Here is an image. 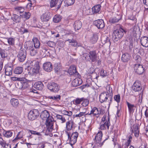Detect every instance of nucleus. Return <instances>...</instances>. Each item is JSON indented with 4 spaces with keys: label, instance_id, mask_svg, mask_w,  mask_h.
Masks as SVG:
<instances>
[{
    "label": "nucleus",
    "instance_id": "nucleus-1",
    "mask_svg": "<svg viewBox=\"0 0 148 148\" xmlns=\"http://www.w3.org/2000/svg\"><path fill=\"white\" fill-rule=\"evenodd\" d=\"M54 119L52 116L49 117L48 119L45 120V125L47 128V132H50L53 130L54 132L57 131L58 127L56 126L55 128L54 127ZM56 126H57V125Z\"/></svg>",
    "mask_w": 148,
    "mask_h": 148
},
{
    "label": "nucleus",
    "instance_id": "nucleus-2",
    "mask_svg": "<svg viewBox=\"0 0 148 148\" xmlns=\"http://www.w3.org/2000/svg\"><path fill=\"white\" fill-rule=\"evenodd\" d=\"M31 63H30V64L32 66L34 63V67L32 69V70L31 69L32 72H31V71L29 70V68L28 67L27 68L25 69V72L26 73L25 74H26L27 73H28V74H31L32 73L33 74L34 73L36 74L41 73L40 71L39 62L34 61L33 62H31Z\"/></svg>",
    "mask_w": 148,
    "mask_h": 148
},
{
    "label": "nucleus",
    "instance_id": "nucleus-3",
    "mask_svg": "<svg viewBox=\"0 0 148 148\" xmlns=\"http://www.w3.org/2000/svg\"><path fill=\"white\" fill-rule=\"evenodd\" d=\"M126 32L121 28L114 30L112 35V38L114 42L118 41L124 35V33H125Z\"/></svg>",
    "mask_w": 148,
    "mask_h": 148
},
{
    "label": "nucleus",
    "instance_id": "nucleus-4",
    "mask_svg": "<svg viewBox=\"0 0 148 148\" xmlns=\"http://www.w3.org/2000/svg\"><path fill=\"white\" fill-rule=\"evenodd\" d=\"M21 81L17 83V88L21 90L26 91L27 92L29 89L28 82L26 80H23V79Z\"/></svg>",
    "mask_w": 148,
    "mask_h": 148
},
{
    "label": "nucleus",
    "instance_id": "nucleus-5",
    "mask_svg": "<svg viewBox=\"0 0 148 148\" xmlns=\"http://www.w3.org/2000/svg\"><path fill=\"white\" fill-rule=\"evenodd\" d=\"M78 133L77 132H75L73 133L70 132L69 135H66L68 136V140L71 146L74 145L76 142L77 138L78 136Z\"/></svg>",
    "mask_w": 148,
    "mask_h": 148
},
{
    "label": "nucleus",
    "instance_id": "nucleus-6",
    "mask_svg": "<svg viewBox=\"0 0 148 148\" xmlns=\"http://www.w3.org/2000/svg\"><path fill=\"white\" fill-rule=\"evenodd\" d=\"M75 123L72 121H69L66 123L65 132L66 135H69L73 129L74 128Z\"/></svg>",
    "mask_w": 148,
    "mask_h": 148
},
{
    "label": "nucleus",
    "instance_id": "nucleus-7",
    "mask_svg": "<svg viewBox=\"0 0 148 148\" xmlns=\"http://www.w3.org/2000/svg\"><path fill=\"white\" fill-rule=\"evenodd\" d=\"M109 97H110L108 95V94H107L106 92H104L101 93L99 95V99L101 103L106 101L107 100H108L109 102V104H110L112 102L113 98H112V99H110Z\"/></svg>",
    "mask_w": 148,
    "mask_h": 148
},
{
    "label": "nucleus",
    "instance_id": "nucleus-8",
    "mask_svg": "<svg viewBox=\"0 0 148 148\" xmlns=\"http://www.w3.org/2000/svg\"><path fill=\"white\" fill-rule=\"evenodd\" d=\"M26 50L24 49H20L17 56L18 61L21 62L24 61L26 59Z\"/></svg>",
    "mask_w": 148,
    "mask_h": 148
},
{
    "label": "nucleus",
    "instance_id": "nucleus-9",
    "mask_svg": "<svg viewBox=\"0 0 148 148\" xmlns=\"http://www.w3.org/2000/svg\"><path fill=\"white\" fill-rule=\"evenodd\" d=\"M39 112L37 110H33L29 111L28 113V119L31 120H33L36 119L39 116Z\"/></svg>",
    "mask_w": 148,
    "mask_h": 148
},
{
    "label": "nucleus",
    "instance_id": "nucleus-10",
    "mask_svg": "<svg viewBox=\"0 0 148 148\" xmlns=\"http://www.w3.org/2000/svg\"><path fill=\"white\" fill-rule=\"evenodd\" d=\"M47 87L49 89L54 92H57L59 90V85L53 82L49 83L47 85Z\"/></svg>",
    "mask_w": 148,
    "mask_h": 148
},
{
    "label": "nucleus",
    "instance_id": "nucleus-11",
    "mask_svg": "<svg viewBox=\"0 0 148 148\" xmlns=\"http://www.w3.org/2000/svg\"><path fill=\"white\" fill-rule=\"evenodd\" d=\"M103 114V112L102 113V110L100 109L99 110L97 107H94L92 108L90 113H88V114L91 115V116H96V117H98L100 114Z\"/></svg>",
    "mask_w": 148,
    "mask_h": 148
},
{
    "label": "nucleus",
    "instance_id": "nucleus-12",
    "mask_svg": "<svg viewBox=\"0 0 148 148\" xmlns=\"http://www.w3.org/2000/svg\"><path fill=\"white\" fill-rule=\"evenodd\" d=\"M132 89L135 92L141 90L142 89V86L141 82L138 80H136L133 84Z\"/></svg>",
    "mask_w": 148,
    "mask_h": 148
},
{
    "label": "nucleus",
    "instance_id": "nucleus-13",
    "mask_svg": "<svg viewBox=\"0 0 148 148\" xmlns=\"http://www.w3.org/2000/svg\"><path fill=\"white\" fill-rule=\"evenodd\" d=\"M88 55L91 62H97L98 57L97 54L95 51H91L89 52Z\"/></svg>",
    "mask_w": 148,
    "mask_h": 148
},
{
    "label": "nucleus",
    "instance_id": "nucleus-14",
    "mask_svg": "<svg viewBox=\"0 0 148 148\" xmlns=\"http://www.w3.org/2000/svg\"><path fill=\"white\" fill-rule=\"evenodd\" d=\"M110 125V119L109 117L108 116L107 122H101L99 129L101 130H106L107 128L108 130L109 129Z\"/></svg>",
    "mask_w": 148,
    "mask_h": 148
},
{
    "label": "nucleus",
    "instance_id": "nucleus-15",
    "mask_svg": "<svg viewBox=\"0 0 148 148\" xmlns=\"http://www.w3.org/2000/svg\"><path fill=\"white\" fill-rule=\"evenodd\" d=\"M62 1L60 0H51L50 2V7L52 8L54 7L59 9L61 7Z\"/></svg>",
    "mask_w": 148,
    "mask_h": 148
},
{
    "label": "nucleus",
    "instance_id": "nucleus-16",
    "mask_svg": "<svg viewBox=\"0 0 148 148\" xmlns=\"http://www.w3.org/2000/svg\"><path fill=\"white\" fill-rule=\"evenodd\" d=\"M93 24L100 29H101L105 27L104 21L102 19H98L95 21L93 23Z\"/></svg>",
    "mask_w": 148,
    "mask_h": 148
},
{
    "label": "nucleus",
    "instance_id": "nucleus-17",
    "mask_svg": "<svg viewBox=\"0 0 148 148\" xmlns=\"http://www.w3.org/2000/svg\"><path fill=\"white\" fill-rule=\"evenodd\" d=\"M88 113L85 112H80L79 114L74 115V117H78L82 122H85L86 121V117Z\"/></svg>",
    "mask_w": 148,
    "mask_h": 148
},
{
    "label": "nucleus",
    "instance_id": "nucleus-18",
    "mask_svg": "<svg viewBox=\"0 0 148 148\" xmlns=\"http://www.w3.org/2000/svg\"><path fill=\"white\" fill-rule=\"evenodd\" d=\"M135 72L137 74H142L144 72V68L140 64H136L134 68Z\"/></svg>",
    "mask_w": 148,
    "mask_h": 148
},
{
    "label": "nucleus",
    "instance_id": "nucleus-19",
    "mask_svg": "<svg viewBox=\"0 0 148 148\" xmlns=\"http://www.w3.org/2000/svg\"><path fill=\"white\" fill-rule=\"evenodd\" d=\"M40 117L44 121H45L50 117L52 116L50 114L49 112L47 110H45L42 111L40 114Z\"/></svg>",
    "mask_w": 148,
    "mask_h": 148
},
{
    "label": "nucleus",
    "instance_id": "nucleus-20",
    "mask_svg": "<svg viewBox=\"0 0 148 148\" xmlns=\"http://www.w3.org/2000/svg\"><path fill=\"white\" fill-rule=\"evenodd\" d=\"M28 50L29 51L30 54L31 56H34L36 55L38 53L37 50H36L33 47L32 44H31L27 47Z\"/></svg>",
    "mask_w": 148,
    "mask_h": 148
},
{
    "label": "nucleus",
    "instance_id": "nucleus-21",
    "mask_svg": "<svg viewBox=\"0 0 148 148\" xmlns=\"http://www.w3.org/2000/svg\"><path fill=\"white\" fill-rule=\"evenodd\" d=\"M50 12H47L43 14L41 16V18L42 21H48L51 18Z\"/></svg>",
    "mask_w": 148,
    "mask_h": 148
},
{
    "label": "nucleus",
    "instance_id": "nucleus-22",
    "mask_svg": "<svg viewBox=\"0 0 148 148\" xmlns=\"http://www.w3.org/2000/svg\"><path fill=\"white\" fill-rule=\"evenodd\" d=\"M43 68L45 71L47 72H50L53 69V66L50 62H48L43 64Z\"/></svg>",
    "mask_w": 148,
    "mask_h": 148
},
{
    "label": "nucleus",
    "instance_id": "nucleus-23",
    "mask_svg": "<svg viewBox=\"0 0 148 148\" xmlns=\"http://www.w3.org/2000/svg\"><path fill=\"white\" fill-rule=\"evenodd\" d=\"M82 82V79L80 78H76L72 81V85L74 87L79 86L81 84Z\"/></svg>",
    "mask_w": 148,
    "mask_h": 148
},
{
    "label": "nucleus",
    "instance_id": "nucleus-24",
    "mask_svg": "<svg viewBox=\"0 0 148 148\" xmlns=\"http://www.w3.org/2000/svg\"><path fill=\"white\" fill-rule=\"evenodd\" d=\"M141 44L143 47H148V38L146 36H143L140 39Z\"/></svg>",
    "mask_w": 148,
    "mask_h": 148
},
{
    "label": "nucleus",
    "instance_id": "nucleus-25",
    "mask_svg": "<svg viewBox=\"0 0 148 148\" xmlns=\"http://www.w3.org/2000/svg\"><path fill=\"white\" fill-rule=\"evenodd\" d=\"M67 73L69 74H79L77 72L76 67L75 65H71L67 71Z\"/></svg>",
    "mask_w": 148,
    "mask_h": 148
},
{
    "label": "nucleus",
    "instance_id": "nucleus-26",
    "mask_svg": "<svg viewBox=\"0 0 148 148\" xmlns=\"http://www.w3.org/2000/svg\"><path fill=\"white\" fill-rule=\"evenodd\" d=\"M131 56L127 53L123 54L122 56L121 60L124 62H128L130 60Z\"/></svg>",
    "mask_w": 148,
    "mask_h": 148
},
{
    "label": "nucleus",
    "instance_id": "nucleus-27",
    "mask_svg": "<svg viewBox=\"0 0 148 148\" xmlns=\"http://www.w3.org/2000/svg\"><path fill=\"white\" fill-rule=\"evenodd\" d=\"M103 136V133L101 131H99L98 132L97 134L96 135L95 137V140L96 142H99V143H101V142L102 137Z\"/></svg>",
    "mask_w": 148,
    "mask_h": 148
},
{
    "label": "nucleus",
    "instance_id": "nucleus-28",
    "mask_svg": "<svg viewBox=\"0 0 148 148\" xmlns=\"http://www.w3.org/2000/svg\"><path fill=\"white\" fill-rule=\"evenodd\" d=\"M33 87L37 90H41L43 88L44 85L41 82L39 81L36 82L34 84Z\"/></svg>",
    "mask_w": 148,
    "mask_h": 148
},
{
    "label": "nucleus",
    "instance_id": "nucleus-29",
    "mask_svg": "<svg viewBox=\"0 0 148 148\" xmlns=\"http://www.w3.org/2000/svg\"><path fill=\"white\" fill-rule=\"evenodd\" d=\"M106 90H107L106 92L108 94L110 97L109 98L110 99H112L113 98V93L112 89L110 85H108L106 86Z\"/></svg>",
    "mask_w": 148,
    "mask_h": 148
},
{
    "label": "nucleus",
    "instance_id": "nucleus-30",
    "mask_svg": "<svg viewBox=\"0 0 148 148\" xmlns=\"http://www.w3.org/2000/svg\"><path fill=\"white\" fill-rule=\"evenodd\" d=\"M75 30H78L80 29L82 26V23L81 21L79 20L75 21L73 24Z\"/></svg>",
    "mask_w": 148,
    "mask_h": 148
},
{
    "label": "nucleus",
    "instance_id": "nucleus-31",
    "mask_svg": "<svg viewBox=\"0 0 148 148\" xmlns=\"http://www.w3.org/2000/svg\"><path fill=\"white\" fill-rule=\"evenodd\" d=\"M54 70L55 73H59L62 70L61 66L59 63H56L54 64Z\"/></svg>",
    "mask_w": 148,
    "mask_h": 148
},
{
    "label": "nucleus",
    "instance_id": "nucleus-32",
    "mask_svg": "<svg viewBox=\"0 0 148 148\" xmlns=\"http://www.w3.org/2000/svg\"><path fill=\"white\" fill-rule=\"evenodd\" d=\"M101 6L100 5H95L92 8V12L93 14H96L98 13L100 10Z\"/></svg>",
    "mask_w": 148,
    "mask_h": 148
},
{
    "label": "nucleus",
    "instance_id": "nucleus-33",
    "mask_svg": "<svg viewBox=\"0 0 148 148\" xmlns=\"http://www.w3.org/2000/svg\"><path fill=\"white\" fill-rule=\"evenodd\" d=\"M13 134V132L11 130L6 131L4 130L3 135L5 137L8 138L11 137Z\"/></svg>",
    "mask_w": 148,
    "mask_h": 148
},
{
    "label": "nucleus",
    "instance_id": "nucleus-34",
    "mask_svg": "<svg viewBox=\"0 0 148 148\" xmlns=\"http://www.w3.org/2000/svg\"><path fill=\"white\" fill-rule=\"evenodd\" d=\"M126 103L128 108L129 112L130 113H131L134 112V108L135 107V105L134 104H132L127 101H126Z\"/></svg>",
    "mask_w": 148,
    "mask_h": 148
},
{
    "label": "nucleus",
    "instance_id": "nucleus-35",
    "mask_svg": "<svg viewBox=\"0 0 148 148\" xmlns=\"http://www.w3.org/2000/svg\"><path fill=\"white\" fill-rule=\"evenodd\" d=\"M56 117L57 120L60 121L62 123H64L66 121V119L64 116L62 115L59 114H57Z\"/></svg>",
    "mask_w": 148,
    "mask_h": 148
},
{
    "label": "nucleus",
    "instance_id": "nucleus-36",
    "mask_svg": "<svg viewBox=\"0 0 148 148\" xmlns=\"http://www.w3.org/2000/svg\"><path fill=\"white\" fill-rule=\"evenodd\" d=\"M32 41L34 43V47L35 48H39L40 47V44L38 39L36 38H34Z\"/></svg>",
    "mask_w": 148,
    "mask_h": 148
},
{
    "label": "nucleus",
    "instance_id": "nucleus-37",
    "mask_svg": "<svg viewBox=\"0 0 148 148\" xmlns=\"http://www.w3.org/2000/svg\"><path fill=\"white\" fill-rule=\"evenodd\" d=\"M121 18L118 16L110 18L109 20V22L111 23H115L118 22Z\"/></svg>",
    "mask_w": 148,
    "mask_h": 148
},
{
    "label": "nucleus",
    "instance_id": "nucleus-38",
    "mask_svg": "<svg viewBox=\"0 0 148 148\" xmlns=\"http://www.w3.org/2000/svg\"><path fill=\"white\" fill-rule=\"evenodd\" d=\"M108 138L105 139L102 143L96 142L95 141V144L92 147V148H100L103 144V143Z\"/></svg>",
    "mask_w": 148,
    "mask_h": 148
},
{
    "label": "nucleus",
    "instance_id": "nucleus-39",
    "mask_svg": "<svg viewBox=\"0 0 148 148\" xmlns=\"http://www.w3.org/2000/svg\"><path fill=\"white\" fill-rule=\"evenodd\" d=\"M11 105L14 107H17L19 104V102L17 99H12L10 101Z\"/></svg>",
    "mask_w": 148,
    "mask_h": 148
},
{
    "label": "nucleus",
    "instance_id": "nucleus-40",
    "mask_svg": "<svg viewBox=\"0 0 148 148\" xmlns=\"http://www.w3.org/2000/svg\"><path fill=\"white\" fill-rule=\"evenodd\" d=\"M6 42L9 45L13 46L14 45L15 39L12 38H6Z\"/></svg>",
    "mask_w": 148,
    "mask_h": 148
},
{
    "label": "nucleus",
    "instance_id": "nucleus-41",
    "mask_svg": "<svg viewBox=\"0 0 148 148\" xmlns=\"http://www.w3.org/2000/svg\"><path fill=\"white\" fill-rule=\"evenodd\" d=\"M62 18V17L60 15H56L54 16L53 18V21L55 23H58L61 21Z\"/></svg>",
    "mask_w": 148,
    "mask_h": 148
},
{
    "label": "nucleus",
    "instance_id": "nucleus-42",
    "mask_svg": "<svg viewBox=\"0 0 148 148\" xmlns=\"http://www.w3.org/2000/svg\"><path fill=\"white\" fill-rule=\"evenodd\" d=\"M82 103L81 105L83 107L87 106L89 103V100L84 97H82Z\"/></svg>",
    "mask_w": 148,
    "mask_h": 148
},
{
    "label": "nucleus",
    "instance_id": "nucleus-43",
    "mask_svg": "<svg viewBox=\"0 0 148 148\" xmlns=\"http://www.w3.org/2000/svg\"><path fill=\"white\" fill-rule=\"evenodd\" d=\"M23 71V68L21 67L18 66L15 69L14 72L15 74H21Z\"/></svg>",
    "mask_w": 148,
    "mask_h": 148
},
{
    "label": "nucleus",
    "instance_id": "nucleus-44",
    "mask_svg": "<svg viewBox=\"0 0 148 148\" xmlns=\"http://www.w3.org/2000/svg\"><path fill=\"white\" fill-rule=\"evenodd\" d=\"M134 58L136 62L138 63V64H139L141 62V59L140 56L135 55L134 56Z\"/></svg>",
    "mask_w": 148,
    "mask_h": 148
},
{
    "label": "nucleus",
    "instance_id": "nucleus-45",
    "mask_svg": "<svg viewBox=\"0 0 148 148\" xmlns=\"http://www.w3.org/2000/svg\"><path fill=\"white\" fill-rule=\"evenodd\" d=\"M98 39V36L97 34H94L90 40V42L93 44L95 43Z\"/></svg>",
    "mask_w": 148,
    "mask_h": 148
},
{
    "label": "nucleus",
    "instance_id": "nucleus-46",
    "mask_svg": "<svg viewBox=\"0 0 148 148\" xmlns=\"http://www.w3.org/2000/svg\"><path fill=\"white\" fill-rule=\"evenodd\" d=\"M138 30L137 27L136 26H134L130 30L133 32V35L134 36H136L137 35V32Z\"/></svg>",
    "mask_w": 148,
    "mask_h": 148
},
{
    "label": "nucleus",
    "instance_id": "nucleus-47",
    "mask_svg": "<svg viewBox=\"0 0 148 148\" xmlns=\"http://www.w3.org/2000/svg\"><path fill=\"white\" fill-rule=\"evenodd\" d=\"M30 14L29 12H25L22 15H20V16L22 18H25L26 19H28L30 18Z\"/></svg>",
    "mask_w": 148,
    "mask_h": 148
},
{
    "label": "nucleus",
    "instance_id": "nucleus-48",
    "mask_svg": "<svg viewBox=\"0 0 148 148\" xmlns=\"http://www.w3.org/2000/svg\"><path fill=\"white\" fill-rule=\"evenodd\" d=\"M82 98H77L75 99H74L73 101V103L75 105H78L82 101Z\"/></svg>",
    "mask_w": 148,
    "mask_h": 148
},
{
    "label": "nucleus",
    "instance_id": "nucleus-49",
    "mask_svg": "<svg viewBox=\"0 0 148 148\" xmlns=\"http://www.w3.org/2000/svg\"><path fill=\"white\" fill-rule=\"evenodd\" d=\"M5 73L6 74H12V69L11 66L7 67L5 69Z\"/></svg>",
    "mask_w": 148,
    "mask_h": 148
},
{
    "label": "nucleus",
    "instance_id": "nucleus-50",
    "mask_svg": "<svg viewBox=\"0 0 148 148\" xmlns=\"http://www.w3.org/2000/svg\"><path fill=\"white\" fill-rule=\"evenodd\" d=\"M101 41L102 43H108L110 45V42L109 37H106L105 38H102Z\"/></svg>",
    "mask_w": 148,
    "mask_h": 148
},
{
    "label": "nucleus",
    "instance_id": "nucleus-51",
    "mask_svg": "<svg viewBox=\"0 0 148 148\" xmlns=\"http://www.w3.org/2000/svg\"><path fill=\"white\" fill-rule=\"evenodd\" d=\"M21 17L20 16H19L18 15L15 14L14 15L13 20L16 23H19L21 21Z\"/></svg>",
    "mask_w": 148,
    "mask_h": 148
},
{
    "label": "nucleus",
    "instance_id": "nucleus-52",
    "mask_svg": "<svg viewBox=\"0 0 148 148\" xmlns=\"http://www.w3.org/2000/svg\"><path fill=\"white\" fill-rule=\"evenodd\" d=\"M62 114L64 115H67L69 116H71L72 114V112L71 111H68L66 110H64L62 111Z\"/></svg>",
    "mask_w": 148,
    "mask_h": 148
},
{
    "label": "nucleus",
    "instance_id": "nucleus-53",
    "mask_svg": "<svg viewBox=\"0 0 148 148\" xmlns=\"http://www.w3.org/2000/svg\"><path fill=\"white\" fill-rule=\"evenodd\" d=\"M67 41H69L70 43H74V44H72V46L74 47H76L77 46V43L76 41L73 39L71 40L68 39Z\"/></svg>",
    "mask_w": 148,
    "mask_h": 148
},
{
    "label": "nucleus",
    "instance_id": "nucleus-54",
    "mask_svg": "<svg viewBox=\"0 0 148 148\" xmlns=\"http://www.w3.org/2000/svg\"><path fill=\"white\" fill-rule=\"evenodd\" d=\"M74 0H65V2L67 5L69 6L73 5L74 3Z\"/></svg>",
    "mask_w": 148,
    "mask_h": 148
},
{
    "label": "nucleus",
    "instance_id": "nucleus-55",
    "mask_svg": "<svg viewBox=\"0 0 148 148\" xmlns=\"http://www.w3.org/2000/svg\"><path fill=\"white\" fill-rule=\"evenodd\" d=\"M57 44L60 47H63L64 46V43L62 40H59L57 41Z\"/></svg>",
    "mask_w": 148,
    "mask_h": 148
},
{
    "label": "nucleus",
    "instance_id": "nucleus-56",
    "mask_svg": "<svg viewBox=\"0 0 148 148\" xmlns=\"http://www.w3.org/2000/svg\"><path fill=\"white\" fill-rule=\"evenodd\" d=\"M114 100L118 103L120 102L121 97L119 95H114Z\"/></svg>",
    "mask_w": 148,
    "mask_h": 148
},
{
    "label": "nucleus",
    "instance_id": "nucleus-57",
    "mask_svg": "<svg viewBox=\"0 0 148 148\" xmlns=\"http://www.w3.org/2000/svg\"><path fill=\"white\" fill-rule=\"evenodd\" d=\"M134 132H139L138 124H136L134 126V129L132 130V133L134 132Z\"/></svg>",
    "mask_w": 148,
    "mask_h": 148
},
{
    "label": "nucleus",
    "instance_id": "nucleus-58",
    "mask_svg": "<svg viewBox=\"0 0 148 148\" xmlns=\"http://www.w3.org/2000/svg\"><path fill=\"white\" fill-rule=\"evenodd\" d=\"M143 2L145 5V11L148 12V0H143Z\"/></svg>",
    "mask_w": 148,
    "mask_h": 148
},
{
    "label": "nucleus",
    "instance_id": "nucleus-59",
    "mask_svg": "<svg viewBox=\"0 0 148 148\" xmlns=\"http://www.w3.org/2000/svg\"><path fill=\"white\" fill-rule=\"evenodd\" d=\"M47 44L49 46L51 47H53L56 45V44L54 42L50 41H49Z\"/></svg>",
    "mask_w": 148,
    "mask_h": 148
},
{
    "label": "nucleus",
    "instance_id": "nucleus-60",
    "mask_svg": "<svg viewBox=\"0 0 148 148\" xmlns=\"http://www.w3.org/2000/svg\"><path fill=\"white\" fill-rule=\"evenodd\" d=\"M29 131L30 133L33 135H37L38 136H41L42 135L40 132H37L36 131L31 130H29Z\"/></svg>",
    "mask_w": 148,
    "mask_h": 148
},
{
    "label": "nucleus",
    "instance_id": "nucleus-61",
    "mask_svg": "<svg viewBox=\"0 0 148 148\" xmlns=\"http://www.w3.org/2000/svg\"><path fill=\"white\" fill-rule=\"evenodd\" d=\"M21 132H19L17 135L15 137V138L13 140V141H15L16 140L18 139H20L23 137L22 135L21 134Z\"/></svg>",
    "mask_w": 148,
    "mask_h": 148
},
{
    "label": "nucleus",
    "instance_id": "nucleus-62",
    "mask_svg": "<svg viewBox=\"0 0 148 148\" xmlns=\"http://www.w3.org/2000/svg\"><path fill=\"white\" fill-rule=\"evenodd\" d=\"M0 54L2 58H5L6 57V55L5 54V51L1 49H0Z\"/></svg>",
    "mask_w": 148,
    "mask_h": 148
},
{
    "label": "nucleus",
    "instance_id": "nucleus-63",
    "mask_svg": "<svg viewBox=\"0 0 148 148\" xmlns=\"http://www.w3.org/2000/svg\"><path fill=\"white\" fill-rule=\"evenodd\" d=\"M11 80L14 81H22L23 79V78H18L15 77H11Z\"/></svg>",
    "mask_w": 148,
    "mask_h": 148
},
{
    "label": "nucleus",
    "instance_id": "nucleus-64",
    "mask_svg": "<svg viewBox=\"0 0 148 148\" xmlns=\"http://www.w3.org/2000/svg\"><path fill=\"white\" fill-rule=\"evenodd\" d=\"M21 33L22 34L28 33L29 32L28 29L26 28H22L21 29Z\"/></svg>",
    "mask_w": 148,
    "mask_h": 148
}]
</instances>
